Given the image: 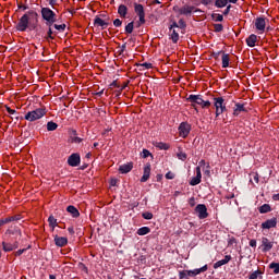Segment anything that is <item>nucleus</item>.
Wrapping results in <instances>:
<instances>
[{
    "instance_id": "obj_35",
    "label": "nucleus",
    "mask_w": 279,
    "mask_h": 279,
    "mask_svg": "<svg viewBox=\"0 0 279 279\" xmlns=\"http://www.w3.org/2000/svg\"><path fill=\"white\" fill-rule=\"evenodd\" d=\"M149 232H151L149 227H142L137 230L136 234H138V236H145V234H149Z\"/></svg>"
},
{
    "instance_id": "obj_1",
    "label": "nucleus",
    "mask_w": 279,
    "mask_h": 279,
    "mask_svg": "<svg viewBox=\"0 0 279 279\" xmlns=\"http://www.w3.org/2000/svg\"><path fill=\"white\" fill-rule=\"evenodd\" d=\"M37 27L38 12L29 10L19 20L15 29L17 32H27V29H36Z\"/></svg>"
},
{
    "instance_id": "obj_62",
    "label": "nucleus",
    "mask_w": 279,
    "mask_h": 279,
    "mask_svg": "<svg viewBox=\"0 0 279 279\" xmlns=\"http://www.w3.org/2000/svg\"><path fill=\"white\" fill-rule=\"evenodd\" d=\"M213 1H215V0H202L201 3L203 5H210L213 3Z\"/></svg>"
},
{
    "instance_id": "obj_38",
    "label": "nucleus",
    "mask_w": 279,
    "mask_h": 279,
    "mask_svg": "<svg viewBox=\"0 0 279 279\" xmlns=\"http://www.w3.org/2000/svg\"><path fill=\"white\" fill-rule=\"evenodd\" d=\"M258 276H259V278H263V271H260L259 269L253 271L250 275L248 279H258Z\"/></svg>"
},
{
    "instance_id": "obj_47",
    "label": "nucleus",
    "mask_w": 279,
    "mask_h": 279,
    "mask_svg": "<svg viewBox=\"0 0 279 279\" xmlns=\"http://www.w3.org/2000/svg\"><path fill=\"white\" fill-rule=\"evenodd\" d=\"M57 20H46V25L48 26V29H53V25H56Z\"/></svg>"
},
{
    "instance_id": "obj_61",
    "label": "nucleus",
    "mask_w": 279,
    "mask_h": 279,
    "mask_svg": "<svg viewBox=\"0 0 279 279\" xmlns=\"http://www.w3.org/2000/svg\"><path fill=\"white\" fill-rule=\"evenodd\" d=\"M178 29V22H172V25L169 26V32Z\"/></svg>"
},
{
    "instance_id": "obj_41",
    "label": "nucleus",
    "mask_w": 279,
    "mask_h": 279,
    "mask_svg": "<svg viewBox=\"0 0 279 279\" xmlns=\"http://www.w3.org/2000/svg\"><path fill=\"white\" fill-rule=\"evenodd\" d=\"M141 156L143 158H149L151 157V159H154V155L147 149V148H144L141 153Z\"/></svg>"
},
{
    "instance_id": "obj_12",
    "label": "nucleus",
    "mask_w": 279,
    "mask_h": 279,
    "mask_svg": "<svg viewBox=\"0 0 279 279\" xmlns=\"http://www.w3.org/2000/svg\"><path fill=\"white\" fill-rule=\"evenodd\" d=\"M134 12L135 14L138 16V19H141V23H144V19H145V8L143 7V4L134 2Z\"/></svg>"
},
{
    "instance_id": "obj_5",
    "label": "nucleus",
    "mask_w": 279,
    "mask_h": 279,
    "mask_svg": "<svg viewBox=\"0 0 279 279\" xmlns=\"http://www.w3.org/2000/svg\"><path fill=\"white\" fill-rule=\"evenodd\" d=\"M267 23H269V19H267L265 16L256 17L255 19V28L257 29V32L263 34V33H265V29L267 27Z\"/></svg>"
},
{
    "instance_id": "obj_44",
    "label": "nucleus",
    "mask_w": 279,
    "mask_h": 279,
    "mask_svg": "<svg viewBox=\"0 0 279 279\" xmlns=\"http://www.w3.org/2000/svg\"><path fill=\"white\" fill-rule=\"evenodd\" d=\"M239 242L236 241V238L234 236H228V245L229 247L232 246V245H236Z\"/></svg>"
},
{
    "instance_id": "obj_42",
    "label": "nucleus",
    "mask_w": 279,
    "mask_h": 279,
    "mask_svg": "<svg viewBox=\"0 0 279 279\" xmlns=\"http://www.w3.org/2000/svg\"><path fill=\"white\" fill-rule=\"evenodd\" d=\"M143 219H146L147 221L154 219V214H151L150 211H145L142 214Z\"/></svg>"
},
{
    "instance_id": "obj_32",
    "label": "nucleus",
    "mask_w": 279,
    "mask_h": 279,
    "mask_svg": "<svg viewBox=\"0 0 279 279\" xmlns=\"http://www.w3.org/2000/svg\"><path fill=\"white\" fill-rule=\"evenodd\" d=\"M48 223L51 227L52 231L56 230V228H58V219H56V217H53V215L49 216Z\"/></svg>"
},
{
    "instance_id": "obj_19",
    "label": "nucleus",
    "mask_w": 279,
    "mask_h": 279,
    "mask_svg": "<svg viewBox=\"0 0 279 279\" xmlns=\"http://www.w3.org/2000/svg\"><path fill=\"white\" fill-rule=\"evenodd\" d=\"M204 271H208V265H205L201 268H196L194 270H187V276L190 278H195V276H199V274H204Z\"/></svg>"
},
{
    "instance_id": "obj_14",
    "label": "nucleus",
    "mask_w": 279,
    "mask_h": 279,
    "mask_svg": "<svg viewBox=\"0 0 279 279\" xmlns=\"http://www.w3.org/2000/svg\"><path fill=\"white\" fill-rule=\"evenodd\" d=\"M187 101H190V104H192L193 108H195V104L197 106L202 107V104H204V98H202V95H190L187 97Z\"/></svg>"
},
{
    "instance_id": "obj_28",
    "label": "nucleus",
    "mask_w": 279,
    "mask_h": 279,
    "mask_svg": "<svg viewBox=\"0 0 279 279\" xmlns=\"http://www.w3.org/2000/svg\"><path fill=\"white\" fill-rule=\"evenodd\" d=\"M66 211L70 213L74 219H77V217H80V210L76 209V207L73 205H69L66 207Z\"/></svg>"
},
{
    "instance_id": "obj_36",
    "label": "nucleus",
    "mask_w": 279,
    "mask_h": 279,
    "mask_svg": "<svg viewBox=\"0 0 279 279\" xmlns=\"http://www.w3.org/2000/svg\"><path fill=\"white\" fill-rule=\"evenodd\" d=\"M214 5L221 10L228 5V0H215Z\"/></svg>"
},
{
    "instance_id": "obj_40",
    "label": "nucleus",
    "mask_w": 279,
    "mask_h": 279,
    "mask_svg": "<svg viewBox=\"0 0 279 279\" xmlns=\"http://www.w3.org/2000/svg\"><path fill=\"white\" fill-rule=\"evenodd\" d=\"M211 19L216 22V23H221L223 22V16L219 13H213L211 14Z\"/></svg>"
},
{
    "instance_id": "obj_16",
    "label": "nucleus",
    "mask_w": 279,
    "mask_h": 279,
    "mask_svg": "<svg viewBox=\"0 0 279 279\" xmlns=\"http://www.w3.org/2000/svg\"><path fill=\"white\" fill-rule=\"evenodd\" d=\"M3 252H14V250H19V241H14V243L2 242Z\"/></svg>"
},
{
    "instance_id": "obj_21",
    "label": "nucleus",
    "mask_w": 279,
    "mask_h": 279,
    "mask_svg": "<svg viewBox=\"0 0 279 279\" xmlns=\"http://www.w3.org/2000/svg\"><path fill=\"white\" fill-rule=\"evenodd\" d=\"M149 175H151V165L147 163L144 167V173H143V177L141 178L140 182H147V180H149Z\"/></svg>"
},
{
    "instance_id": "obj_18",
    "label": "nucleus",
    "mask_w": 279,
    "mask_h": 279,
    "mask_svg": "<svg viewBox=\"0 0 279 279\" xmlns=\"http://www.w3.org/2000/svg\"><path fill=\"white\" fill-rule=\"evenodd\" d=\"M202 183V168L196 167V177L192 178L190 181L191 186H197V184Z\"/></svg>"
},
{
    "instance_id": "obj_34",
    "label": "nucleus",
    "mask_w": 279,
    "mask_h": 279,
    "mask_svg": "<svg viewBox=\"0 0 279 279\" xmlns=\"http://www.w3.org/2000/svg\"><path fill=\"white\" fill-rule=\"evenodd\" d=\"M260 215H265L267 213H271V205L269 204H264L258 208Z\"/></svg>"
},
{
    "instance_id": "obj_3",
    "label": "nucleus",
    "mask_w": 279,
    "mask_h": 279,
    "mask_svg": "<svg viewBox=\"0 0 279 279\" xmlns=\"http://www.w3.org/2000/svg\"><path fill=\"white\" fill-rule=\"evenodd\" d=\"M4 236L13 241H19L23 236V232L19 226L11 225L4 232Z\"/></svg>"
},
{
    "instance_id": "obj_4",
    "label": "nucleus",
    "mask_w": 279,
    "mask_h": 279,
    "mask_svg": "<svg viewBox=\"0 0 279 279\" xmlns=\"http://www.w3.org/2000/svg\"><path fill=\"white\" fill-rule=\"evenodd\" d=\"M214 106L216 108V117L223 114V112H228V108L226 107V100L223 97H215Z\"/></svg>"
},
{
    "instance_id": "obj_59",
    "label": "nucleus",
    "mask_w": 279,
    "mask_h": 279,
    "mask_svg": "<svg viewBox=\"0 0 279 279\" xmlns=\"http://www.w3.org/2000/svg\"><path fill=\"white\" fill-rule=\"evenodd\" d=\"M5 223H10L9 218H2V219H0V228H1V226H5Z\"/></svg>"
},
{
    "instance_id": "obj_15",
    "label": "nucleus",
    "mask_w": 279,
    "mask_h": 279,
    "mask_svg": "<svg viewBox=\"0 0 279 279\" xmlns=\"http://www.w3.org/2000/svg\"><path fill=\"white\" fill-rule=\"evenodd\" d=\"M179 14L184 16H191L195 12V7L185 4L182 8L178 9Z\"/></svg>"
},
{
    "instance_id": "obj_27",
    "label": "nucleus",
    "mask_w": 279,
    "mask_h": 279,
    "mask_svg": "<svg viewBox=\"0 0 279 279\" xmlns=\"http://www.w3.org/2000/svg\"><path fill=\"white\" fill-rule=\"evenodd\" d=\"M57 35L58 32L53 31V28H48L47 35L44 38L47 43H49V40H56Z\"/></svg>"
},
{
    "instance_id": "obj_31",
    "label": "nucleus",
    "mask_w": 279,
    "mask_h": 279,
    "mask_svg": "<svg viewBox=\"0 0 279 279\" xmlns=\"http://www.w3.org/2000/svg\"><path fill=\"white\" fill-rule=\"evenodd\" d=\"M222 69H228V66H230V54L222 52Z\"/></svg>"
},
{
    "instance_id": "obj_29",
    "label": "nucleus",
    "mask_w": 279,
    "mask_h": 279,
    "mask_svg": "<svg viewBox=\"0 0 279 279\" xmlns=\"http://www.w3.org/2000/svg\"><path fill=\"white\" fill-rule=\"evenodd\" d=\"M256 40H258V36L252 34L246 38L247 47H256Z\"/></svg>"
},
{
    "instance_id": "obj_43",
    "label": "nucleus",
    "mask_w": 279,
    "mask_h": 279,
    "mask_svg": "<svg viewBox=\"0 0 279 279\" xmlns=\"http://www.w3.org/2000/svg\"><path fill=\"white\" fill-rule=\"evenodd\" d=\"M178 29H182L183 32L186 29V22L183 19L179 20Z\"/></svg>"
},
{
    "instance_id": "obj_22",
    "label": "nucleus",
    "mask_w": 279,
    "mask_h": 279,
    "mask_svg": "<svg viewBox=\"0 0 279 279\" xmlns=\"http://www.w3.org/2000/svg\"><path fill=\"white\" fill-rule=\"evenodd\" d=\"M68 243L69 239L64 236L54 235V244L57 245V247H64V245H66Z\"/></svg>"
},
{
    "instance_id": "obj_46",
    "label": "nucleus",
    "mask_w": 279,
    "mask_h": 279,
    "mask_svg": "<svg viewBox=\"0 0 279 279\" xmlns=\"http://www.w3.org/2000/svg\"><path fill=\"white\" fill-rule=\"evenodd\" d=\"M53 27L57 32H64V29H66V24H54Z\"/></svg>"
},
{
    "instance_id": "obj_60",
    "label": "nucleus",
    "mask_w": 279,
    "mask_h": 279,
    "mask_svg": "<svg viewBox=\"0 0 279 279\" xmlns=\"http://www.w3.org/2000/svg\"><path fill=\"white\" fill-rule=\"evenodd\" d=\"M5 110H7V112H8L9 114H16V110H14V109H12V108H10V107H8V106H5Z\"/></svg>"
},
{
    "instance_id": "obj_13",
    "label": "nucleus",
    "mask_w": 279,
    "mask_h": 279,
    "mask_svg": "<svg viewBox=\"0 0 279 279\" xmlns=\"http://www.w3.org/2000/svg\"><path fill=\"white\" fill-rule=\"evenodd\" d=\"M277 226H278V218L274 217L262 223V230H271V228H276Z\"/></svg>"
},
{
    "instance_id": "obj_49",
    "label": "nucleus",
    "mask_w": 279,
    "mask_h": 279,
    "mask_svg": "<svg viewBox=\"0 0 279 279\" xmlns=\"http://www.w3.org/2000/svg\"><path fill=\"white\" fill-rule=\"evenodd\" d=\"M177 157L179 158V160H186V158H187V155H186V153H184V151H179L178 154H177Z\"/></svg>"
},
{
    "instance_id": "obj_58",
    "label": "nucleus",
    "mask_w": 279,
    "mask_h": 279,
    "mask_svg": "<svg viewBox=\"0 0 279 279\" xmlns=\"http://www.w3.org/2000/svg\"><path fill=\"white\" fill-rule=\"evenodd\" d=\"M109 86L110 88H121V85L117 81H113Z\"/></svg>"
},
{
    "instance_id": "obj_10",
    "label": "nucleus",
    "mask_w": 279,
    "mask_h": 279,
    "mask_svg": "<svg viewBox=\"0 0 279 279\" xmlns=\"http://www.w3.org/2000/svg\"><path fill=\"white\" fill-rule=\"evenodd\" d=\"M81 162H82V157L77 153H73L68 158V165L70 167H80Z\"/></svg>"
},
{
    "instance_id": "obj_53",
    "label": "nucleus",
    "mask_w": 279,
    "mask_h": 279,
    "mask_svg": "<svg viewBox=\"0 0 279 279\" xmlns=\"http://www.w3.org/2000/svg\"><path fill=\"white\" fill-rule=\"evenodd\" d=\"M175 178V174L171 171L166 173V180H173Z\"/></svg>"
},
{
    "instance_id": "obj_6",
    "label": "nucleus",
    "mask_w": 279,
    "mask_h": 279,
    "mask_svg": "<svg viewBox=\"0 0 279 279\" xmlns=\"http://www.w3.org/2000/svg\"><path fill=\"white\" fill-rule=\"evenodd\" d=\"M259 250L263 254H267V252H271L274 250V241L269 240L267 236L262 238V244L259 245Z\"/></svg>"
},
{
    "instance_id": "obj_55",
    "label": "nucleus",
    "mask_w": 279,
    "mask_h": 279,
    "mask_svg": "<svg viewBox=\"0 0 279 279\" xmlns=\"http://www.w3.org/2000/svg\"><path fill=\"white\" fill-rule=\"evenodd\" d=\"M201 108H210V101L203 99V104L201 105Z\"/></svg>"
},
{
    "instance_id": "obj_45",
    "label": "nucleus",
    "mask_w": 279,
    "mask_h": 279,
    "mask_svg": "<svg viewBox=\"0 0 279 279\" xmlns=\"http://www.w3.org/2000/svg\"><path fill=\"white\" fill-rule=\"evenodd\" d=\"M214 32H216V34L223 32V24H214Z\"/></svg>"
},
{
    "instance_id": "obj_8",
    "label": "nucleus",
    "mask_w": 279,
    "mask_h": 279,
    "mask_svg": "<svg viewBox=\"0 0 279 279\" xmlns=\"http://www.w3.org/2000/svg\"><path fill=\"white\" fill-rule=\"evenodd\" d=\"M191 134V124L189 122H181L179 125V135L181 138H186Z\"/></svg>"
},
{
    "instance_id": "obj_39",
    "label": "nucleus",
    "mask_w": 279,
    "mask_h": 279,
    "mask_svg": "<svg viewBox=\"0 0 279 279\" xmlns=\"http://www.w3.org/2000/svg\"><path fill=\"white\" fill-rule=\"evenodd\" d=\"M269 269H274V274H279V263L272 262L269 264Z\"/></svg>"
},
{
    "instance_id": "obj_57",
    "label": "nucleus",
    "mask_w": 279,
    "mask_h": 279,
    "mask_svg": "<svg viewBox=\"0 0 279 279\" xmlns=\"http://www.w3.org/2000/svg\"><path fill=\"white\" fill-rule=\"evenodd\" d=\"M25 252H27V248H21L15 252V256H22V254H25Z\"/></svg>"
},
{
    "instance_id": "obj_52",
    "label": "nucleus",
    "mask_w": 279,
    "mask_h": 279,
    "mask_svg": "<svg viewBox=\"0 0 279 279\" xmlns=\"http://www.w3.org/2000/svg\"><path fill=\"white\" fill-rule=\"evenodd\" d=\"M141 66H143L146 70L154 69V64L147 62L142 63Z\"/></svg>"
},
{
    "instance_id": "obj_50",
    "label": "nucleus",
    "mask_w": 279,
    "mask_h": 279,
    "mask_svg": "<svg viewBox=\"0 0 279 279\" xmlns=\"http://www.w3.org/2000/svg\"><path fill=\"white\" fill-rule=\"evenodd\" d=\"M186 276H189V270H182L179 272V279H189Z\"/></svg>"
},
{
    "instance_id": "obj_7",
    "label": "nucleus",
    "mask_w": 279,
    "mask_h": 279,
    "mask_svg": "<svg viewBox=\"0 0 279 279\" xmlns=\"http://www.w3.org/2000/svg\"><path fill=\"white\" fill-rule=\"evenodd\" d=\"M41 17L44 21L57 20L56 12H53V10L47 7L41 8Z\"/></svg>"
},
{
    "instance_id": "obj_37",
    "label": "nucleus",
    "mask_w": 279,
    "mask_h": 279,
    "mask_svg": "<svg viewBox=\"0 0 279 279\" xmlns=\"http://www.w3.org/2000/svg\"><path fill=\"white\" fill-rule=\"evenodd\" d=\"M47 130H48V132H56V130H58V123H56L53 121H49L47 123Z\"/></svg>"
},
{
    "instance_id": "obj_56",
    "label": "nucleus",
    "mask_w": 279,
    "mask_h": 279,
    "mask_svg": "<svg viewBox=\"0 0 279 279\" xmlns=\"http://www.w3.org/2000/svg\"><path fill=\"white\" fill-rule=\"evenodd\" d=\"M221 53H223V50H220L218 52H213L211 56H213V58H215V60H218L219 56H221Z\"/></svg>"
},
{
    "instance_id": "obj_11",
    "label": "nucleus",
    "mask_w": 279,
    "mask_h": 279,
    "mask_svg": "<svg viewBox=\"0 0 279 279\" xmlns=\"http://www.w3.org/2000/svg\"><path fill=\"white\" fill-rule=\"evenodd\" d=\"M195 211L198 215V219H206L208 217V208L204 204H198L195 207Z\"/></svg>"
},
{
    "instance_id": "obj_33",
    "label": "nucleus",
    "mask_w": 279,
    "mask_h": 279,
    "mask_svg": "<svg viewBox=\"0 0 279 279\" xmlns=\"http://www.w3.org/2000/svg\"><path fill=\"white\" fill-rule=\"evenodd\" d=\"M133 32H134V22H130L124 27V34H126V36H130V34H133Z\"/></svg>"
},
{
    "instance_id": "obj_48",
    "label": "nucleus",
    "mask_w": 279,
    "mask_h": 279,
    "mask_svg": "<svg viewBox=\"0 0 279 279\" xmlns=\"http://www.w3.org/2000/svg\"><path fill=\"white\" fill-rule=\"evenodd\" d=\"M7 218L9 219V223H12V221H21V215L9 216Z\"/></svg>"
},
{
    "instance_id": "obj_63",
    "label": "nucleus",
    "mask_w": 279,
    "mask_h": 279,
    "mask_svg": "<svg viewBox=\"0 0 279 279\" xmlns=\"http://www.w3.org/2000/svg\"><path fill=\"white\" fill-rule=\"evenodd\" d=\"M146 20L144 17V22H141V17H138V21L136 22V27H141L142 25H145Z\"/></svg>"
},
{
    "instance_id": "obj_2",
    "label": "nucleus",
    "mask_w": 279,
    "mask_h": 279,
    "mask_svg": "<svg viewBox=\"0 0 279 279\" xmlns=\"http://www.w3.org/2000/svg\"><path fill=\"white\" fill-rule=\"evenodd\" d=\"M45 114H47V109L38 108V109L33 110V111H28L25 114L24 119L26 121L34 122V121H38V119H43L45 117Z\"/></svg>"
},
{
    "instance_id": "obj_24",
    "label": "nucleus",
    "mask_w": 279,
    "mask_h": 279,
    "mask_svg": "<svg viewBox=\"0 0 279 279\" xmlns=\"http://www.w3.org/2000/svg\"><path fill=\"white\" fill-rule=\"evenodd\" d=\"M134 169V163L133 162H128L119 167V172L120 173H130Z\"/></svg>"
},
{
    "instance_id": "obj_17",
    "label": "nucleus",
    "mask_w": 279,
    "mask_h": 279,
    "mask_svg": "<svg viewBox=\"0 0 279 279\" xmlns=\"http://www.w3.org/2000/svg\"><path fill=\"white\" fill-rule=\"evenodd\" d=\"M69 134H70V142L71 143L80 145V143H82V141H84V138L77 136V131L75 129H71L69 131Z\"/></svg>"
},
{
    "instance_id": "obj_20",
    "label": "nucleus",
    "mask_w": 279,
    "mask_h": 279,
    "mask_svg": "<svg viewBox=\"0 0 279 279\" xmlns=\"http://www.w3.org/2000/svg\"><path fill=\"white\" fill-rule=\"evenodd\" d=\"M241 112H247V108H245V104L235 102L233 108V117H239Z\"/></svg>"
},
{
    "instance_id": "obj_30",
    "label": "nucleus",
    "mask_w": 279,
    "mask_h": 279,
    "mask_svg": "<svg viewBox=\"0 0 279 279\" xmlns=\"http://www.w3.org/2000/svg\"><path fill=\"white\" fill-rule=\"evenodd\" d=\"M154 147H157V149H161L163 151H168L171 146L165 142H155Z\"/></svg>"
},
{
    "instance_id": "obj_54",
    "label": "nucleus",
    "mask_w": 279,
    "mask_h": 279,
    "mask_svg": "<svg viewBox=\"0 0 279 279\" xmlns=\"http://www.w3.org/2000/svg\"><path fill=\"white\" fill-rule=\"evenodd\" d=\"M113 25L114 27H121V25H123V21L119 20V19H116L113 21Z\"/></svg>"
},
{
    "instance_id": "obj_9",
    "label": "nucleus",
    "mask_w": 279,
    "mask_h": 279,
    "mask_svg": "<svg viewBox=\"0 0 279 279\" xmlns=\"http://www.w3.org/2000/svg\"><path fill=\"white\" fill-rule=\"evenodd\" d=\"M110 25V17L101 19L99 15H96L94 19V26L100 27V29H106Z\"/></svg>"
},
{
    "instance_id": "obj_25",
    "label": "nucleus",
    "mask_w": 279,
    "mask_h": 279,
    "mask_svg": "<svg viewBox=\"0 0 279 279\" xmlns=\"http://www.w3.org/2000/svg\"><path fill=\"white\" fill-rule=\"evenodd\" d=\"M128 12H129V9L125 4H120L118 7V14L120 19H128Z\"/></svg>"
},
{
    "instance_id": "obj_51",
    "label": "nucleus",
    "mask_w": 279,
    "mask_h": 279,
    "mask_svg": "<svg viewBox=\"0 0 279 279\" xmlns=\"http://www.w3.org/2000/svg\"><path fill=\"white\" fill-rule=\"evenodd\" d=\"M230 10H232V4H227L222 12L223 16H228V14H230Z\"/></svg>"
},
{
    "instance_id": "obj_23",
    "label": "nucleus",
    "mask_w": 279,
    "mask_h": 279,
    "mask_svg": "<svg viewBox=\"0 0 279 279\" xmlns=\"http://www.w3.org/2000/svg\"><path fill=\"white\" fill-rule=\"evenodd\" d=\"M229 260H232V256L226 255L223 259L218 260L214 264V269H219V267H223V265H228Z\"/></svg>"
},
{
    "instance_id": "obj_26",
    "label": "nucleus",
    "mask_w": 279,
    "mask_h": 279,
    "mask_svg": "<svg viewBox=\"0 0 279 279\" xmlns=\"http://www.w3.org/2000/svg\"><path fill=\"white\" fill-rule=\"evenodd\" d=\"M180 28L175 29V28H172V31H170V39L172 40V43L174 45H177L178 40H180Z\"/></svg>"
},
{
    "instance_id": "obj_64",
    "label": "nucleus",
    "mask_w": 279,
    "mask_h": 279,
    "mask_svg": "<svg viewBox=\"0 0 279 279\" xmlns=\"http://www.w3.org/2000/svg\"><path fill=\"white\" fill-rule=\"evenodd\" d=\"M248 244L251 247H256V240H251Z\"/></svg>"
}]
</instances>
